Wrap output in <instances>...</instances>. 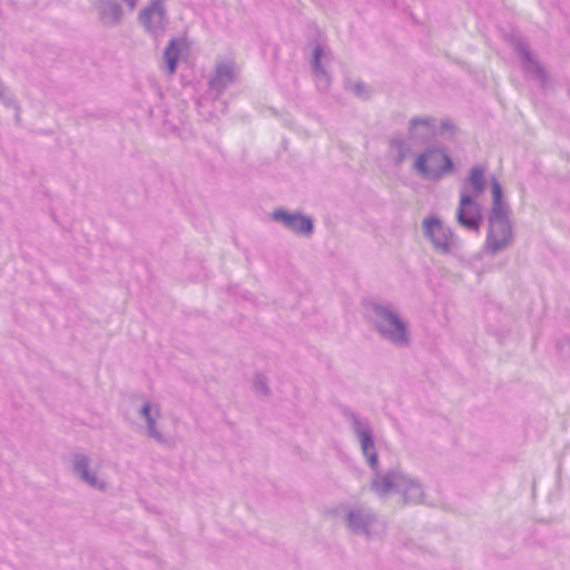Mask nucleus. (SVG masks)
<instances>
[{
	"instance_id": "nucleus-1",
	"label": "nucleus",
	"mask_w": 570,
	"mask_h": 570,
	"mask_svg": "<svg viewBox=\"0 0 570 570\" xmlns=\"http://www.w3.org/2000/svg\"><path fill=\"white\" fill-rule=\"evenodd\" d=\"M415 168L426 177H440L450 173L453 165L445 153L432 149L425 151L416 159Z\"/></svg>"
},
{
	"instance_id": "nucleus-2",
	"label": "nucleus",
	"mask_w": 570,
	"mask_h": 570,
	"mask_svg": "<svg viewBox=\"0 0 570 570\" xmlns=\"http://www.w3.org/2000/svg\"><path fill=\"white\" fill-rule=\"evenodd\" d=\"M512 238L511 226L507 213L491 215L490 227L487 237V247L491 252H498L505 247Z\"/></svg>"
},
{
	"instance_id": "nucleus-3",
	"label": "nucleus",
	"mask_w": 570,
	"mask_h": 570,
	"mask_svg": "<svg viewBox=\"0 0 570 570\" xmlns=\"http://www.w3.org/2000/svg\"><path fill=\"white\" fill-rule=\"evenodd\" d=\"M456 218L460 225L468 229L479 230L482 223V213L480 206L466 194L461 195L460 205L456 212Z\"/></svg>"
},
{
	"instance_id": "nucleus-4",
	"label": "nucleus",
	"mask_w": 570,
	"mask_h": 570,
	"mask_svg": "<svg viewBox=\"0 0 570 570\" xmlns=\"http://www.w3.org/2000/svg\"><path fill=\"white\" fill-rule=\"evenodd\" d=\"M166 11L164 0H151L150 3L139 13V21L148 31L163 29Z\"/></svg>"
},
{
	"instance_id": "nucleus-5",
	"label": "nucleus",
	"mask_w": 570,
	"mask_h": 570,
	"mask_svg": "<svg viewBox=\"0 0 570 570\" xmlns=\"http://www.w3.org/2000/svg\"><path fill=\"white\" fill-rule=\"evenodd\" d=\"M424 233L438 249L445 250L452 243L450 230L436 218H429L424 222Z\"/></svg>"
},
{
	"instance_id": "nucleus-6",
	"label": "nucleus",
	"mask_w": 570,
	"mask_h": 570,
	"mask_svg": "<svg viewBox=\"0 0 570 570\" xmlns=\"http://www.w3.org/2000/svg\"><path fill=\"white\" fill-rule=\"evenodd\" d=\"M380 331L396 343L406 342L404 324L393 314L384 312L379 323Z\"/></svg>"
},
{
	"instance_id": "nucleus-7",
	"label": "nucleus",
	"mask_w": 570,
	"mask_h": 570,
	"mask_svg": "<svg viewBox=\"0 0 570 570\" xmlns=\"http://www.w3.org/2000/svg\"><path fill=\"white\" fill-rule=\"evenodd\" d=\"M276 219L282 220L288 228L296 233H311L313 229L312 220L299 214H287L285 212L274 213Z\"/></svg>"
},
{
	"instance_id": "nucleus-8",
	"label": "nucleus",
	"mask_w": 570,
	"mask_h": 570,
	"mask_svg": "<svg viewBox=\"0 0 570 570\" xmlns=\"http://www.w3.org/2000/svg\"><path fill=\"white\" fill-rule=\"evenodd\" d=\"M164 59L168 68V72L173 75L176 70V63L178 60V49L176 45V40H171L165 52H164Z\"/></svg>"
},
{
	"instance_id": "nucleus-9",
	"label": "nucleus",
	"mask_w": 570,
	"mask_h": 570,
	"mask_svg": "<svg viewBox=\"0 0 570 570\" xmlns=\"http://www.w3.org/2000/svg\"><path fill=\"white\" fill-rule=\"evenodd\" d=\"M361 445L364 455L367 458L372 466L376 465V453L374 450V443L371 435L366 432L361 434Z\"/></svg>"
},
{
	"instance_id": "nucleus-10",
	"label": "nucleus",
	"mask_w": 570,
	"mask_h": 570,
	"mask_svg": "<svg viewBox=\"0 0 570 570\" xmlns=\"http://www.w3.org/2000/svg\"><path fill=\"white\" fill-rule=\"evenodd\" d=\"M469 183L475 193H481L484 188V170L480 167L473 168L469 176Z\"/></svg>"
},
{
	"instance_id": "nucleus-11",
	"label": "nucleus",
	"mask_w": 570,
	"mask_h": 570,
	"mask_svg": "<svg viewBox=\"0 0 570 570\" xmlns=\"http://www.w3.org/2000/svg\"><path fill=\"white\" fill-rule=\"evenodd\" d=\"M492 194H493V208L491 215L504 214V207L502 204V191L501 186L498 181L492 183Z\"/></svg>"
},
{
	"instance_id": "nucleus-12",
	"label": "nucleus",
	"mask_w": 570,
	"mask_h": 570,
	"mask_svg": "<svg viewBox=\"0 0 570 570\" xmlns=\"http://www.w3.org/2000/svg\"><path fill=\"white\" fill-rule=\"evenodd\" d=\"M86 466H87V461H86V459L81 460V461L78 463V469H79V470H82V475H83V478H85L88 482L92 483V480L89 478V475H88V473H87V471H86Z\"/></svg>"
},
{
	"instance_id": "nucleus-13",
	"label": "nucleus",
	"mask_w": 570,
	"mask_h": 570,
	"mask_svg": "<svg viewBox=\"0 0 570 570\" xmlns=\"http://www.w3.org/2000/svg\"><path fill=\"white\" fill-rule=\"evenodd\" d=\"M124 1L127 2L131 9H134L137 3V0H124Z\"/></svg>"
},
{
	"instance_id": "nucleus-14",
	"label": "nucleus",
	"mask_w": 570,
	"mask_h": 570,
	"mask_svg": "<svg viewBox=\"0 0 570 570\" xmlns=\"http://www.w3.org/2000/svg\"><path fill=\"white\" fill-rule=\"evenodd\" d=\"M142 411H144V414L148 417L149 416V411H150L149 405H145Z\"/></svg>"
},
{
	"instance_id": "nucleus-15",
	"label": "nucleus",
	"mask_w": 570,
	"mask_h": 570,
	"mask_svg": "<svg viewBox=\"0 0 570 570\" xmlns=\"http://www.w3.org/2000/svg\"><path fill=\"white\" fill-rule=\"evenodd\" d=\"M315 55H316V59H318V55H320L318 50L315 51Z\"/></svg>"
}]
</instances>
